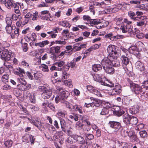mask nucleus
Segmentation results:
<instances>
[{"instance_id":"obj_25","label":"nucleus","mask_w":148,"mask_h":148,"mask_svg":"<svg viewBox=\"0 0 148 148\" xmlns=\"http://www.w3.org/2000/svg\"><path fill=\"white\" fill-rule=\"evenodd\" d=\"M139 107L137 105H135L131 106L130 108V111L132 114L136 113L138 111Z\"/></svg>"},{"instance_id":"obj_20","label":"nucleus","mask_w":148,"mask_h":148,"mask_svg":"<svg viewBox=\"0 0 148 148\" xmlns=\"http://www.w3.org/2000/svg\"><path fill=\"white\" fill-rule=\"evenodd\" d=\"M114 113L118 116H120L124 113V111L121 109L120 107L116 106L114 107Z\"/></svg>"},{"instance_id":"obj_32","label":"nucleus","mask_w":148,"mask_h":148,"mask_svg":"<svg viewBox=\"0 0 148 148\" xmlns=\"http://www.w3.org/2000/svg\"><path fill=\"white\" fill-rule=\"evenodd\" d=\"M17 81L18 82L23 85H25L27 84V82L23 78V75L20 76L19 77H18Z\"/></svg>"},{"instance_id":"obj_35","label":"nucleus","mask_w":148,"mask_h":148,"mask_svg":"<svg viewBox=\"0 0 148 148\" xmlns=\"http://www.w3.org/2000/svg\"><path fill=\"white\" fill-rule=\"evenodd\" d=\"M40 68L44 72H48L49 71L48 66L44 64H41Z\"/></svg>"},{"instance_id":"obj_58","label":"nucleus","mask_w":148,"mask_h":148,"mask_svg":"<svg viewBox=\"0 0 148 148\" xmlns=\"http://www.w3.org/2000/svg\"><path fill=\"white\" fill-rule=\"evenodd\" d=\"M144 125L142 123H140L137 125L135 128V129L137 130H140L144 128Z\"/></svg>"},{"instance_id":"obj_19","label":"nucleus","mask_w":148,"mask_h":148,"mask_svg":"<svg viewBox=\"0 0 148 148\" xmlns=\"http://www.w3.org/2000/svg\"><path fill=\"white\" fill-rule=\"evenodd\" d=\"M75 61L73 60L70 63H67L66 64H65L63 66V69L65 71H68L70 67L73 68L75 67L76 64Z\"/></svg>"},{"instance_id":"obj_6","label":"nucleus","mask_w":148,"mask_h":148,"mask_svg":"<svg viewBox=\"0 0 148 148\" xmlns=\"http://www.w3.org/2000/svg\"><path fill=\"white\" fill-rule=\"evenodd\" d=\"M56 88L57 90L56 93H58L60 97V102H64V100H65L68 97V95L69 94L68 92L60 86H56Z\"/></svg>"},{"instance_id":"obj_50","label":"nucleus","mask_w":148,"mask_h":148,"mask_svg":"<svg viewBox=\"0 0 148 148\" xmlns=\"http://www.w3.org/2000/svg\"><path fill=\"white\" fill-rule=\"evenodd\" d=\"M91 26H93L95 24H98L99 23V21L96 19H91L88 22Z\"/></svg>"},{"instance_id":"obj_14","label":"nucleus","mask_w":148,"mask_h":148,"mask_svg":"<svg viewBox=\"0 0 148 148\" xmlns=\"http://www.w3.org/2000/svg\"><path fill=\"white\" fill-rule=\"evenodd\" d=\"M109 125L112 128L116 130L115 131L117 132L121 127V125L119 122L115 121H110L109 123Z\"/></svg>"},{"instance_id":"obj_57","label":"nucleus","mask_w":148,"mask_h":148,"mask_svg":"<svg viewBox=\"0 0 148 148\" xmlns=\"http://www.w3.org/2000/svg\"><path fill=\"white\" fill-rule=\"evenodd\" d=\"M69 118L72 119H74L75 121H77L78 120V117L77 115L75 114H73L69 116Z\"/></svg>"},{"instance_id":"obj_9","label":"nucleus","mask_w":148,"mask_h":148,"mask_svg":"<svg viewBox=\"0 0 148 148\" xmlns=\"http://www.w3.org/2000/svg\"><path fill=\"white\" fill-rule=\"evenodd\" d=\"M130 87L132 90L136 94H140L141 97L142 98L143 96V95L144 94V91H143L142 87L138 84L134 83H130Z\"/></svg>"},{"instance_id":"obj_54","label":"nucleus","mask_w":148,"mask_h":148,"mask_svg":"<svg viewBox=\"0 0 148 148\" xmlns=\"http://www.w3.org/2000/svg\"><path fill=\"white\" fill-rule=\"evenodd\" d=\"M140 136L142 138H145L147 136V133L145 131H142L139 132Z\"/></svg>"},{"instance_id":"obj_53","label":"nucleus","mask_w":148,"mask_h":148,"mask_svg":"<svg viewBox=\"0 0 148 148\" xmlns=\"http://www.w3.org/2000/svg\"><path fill=\"white\" fill-rule=\"evenodd\" d=\"M13 142L12 140H7L5 142V146L7 147H10L12 146Z\"/></svg>"},{"instance_id":"obj_23","label":"nucleus","mask_w":148,"mask_h":148,"mask_svg":"<svg viewBox=\"0 0 148 148\" xmlns=\"http://www.w3.org/2000/svg\"><path fill=\"white\" fill-rule=\"evenodd\" d=\"M14 72L15 74L19 76H21L23 74H25V72L24 69L18 67L14 69Z\"/></svg>"},{"instance_id":"obj_38","label":"nucleus","mask_w":148,"mask_h":148,"mask_svg":"<svg viewBox=\"0 0 148 148\" xmlns=\"http://www.w3.org/2000/svg\"><path fill=\"white\" fill-rule=\"evenodd\" d=\"M136 47L138 49V51H139L144 48V45L142 42L139 41L137 42Z\"/></svg>"},{"instance_id":"obj_55","label":"nucleus","mask_w":148,"mask_h":148,"mask_svg":"<svg viewBox=\"0 0 148 148\" xmlns=\"http://www.w3.org/2000/svg\"><path fill=\"white\" fill-rule=\"evenodd\" d=\"M65 85L70 87H73L72 82L71 79H69L64 82Z\"/></svg>"},{"instance_id":"obj_12","label":"nucleus","mask_w":148,"mask_h":148,"mask_svg":"<svg viewBox=\"0 0 148 148\" xmlns=\"http://www.w3.org/2000/svg\"><path fill=\"white\" fill-rule=\"evenodd\" d=\"M87 89L90 92L99 97H102V95L99 91H98L95 88L89 85L86 86Z\"/></svg>"},{"instance_id":"obj_27","label":"nucleus","mask_w":148,"mask_h":148,"mask_svg":"<svg viewBox=\"0 0 148 148\" xmlns=\"http://www.w3.org/2000/svg\"><path fill=\"white\" fill-rule=\"evenodd\" d=\"M16 5V3L13 0H8L6 3V6L8 8L10 9L11 7H14Z\"/></svg>"},{"instance_id":"obj_45","label":"nucleus","mask_w":148,"mask_h":148,"mask_svg":"<svg viewBox=\"0 0 148 148\" xmlns=\"http://www.w3.org/2000/svg\"><path fill=\"white\" fill-rule=\"evenodd\" d=\"M144 19H143V20L142 19H140L141 20V21H138L136 23V25L138 27H142L144 25H145L146 24V23L145 21H144Z\"/></svg>"},{"instance_id":"obj_49","label":"nucleus","mask_w":148,"mask_h":148,"mask_svg":"<svg viewBox=\"0 0 148 148\" xmlns=\"http://www.w3.org/2000/svg\"><path fill=\"white\" fill-rule=\"evenodd\" d=\"M100 45L98 44H95L92 46L88 49V51H92L97 49L99 47Z\"/></svg>"},{"instance_id":"obj_59","label":"nucleus","mask_w":148,"mask_h":148,"mask_svg":"<svg viewBox=\"0 0 148 148\" xmlns=\"http://www.w3.org/2000/svg\"><path fill=\"white\" fill-rule=\"evenodd\" d=\"M34 77L37 80L39 79L40 78L42 77L43 75L41 73H34Z\"/></svg>"},{"instance_id":"obj_60","label":"nucleus","mask_w":148,"mask_h":148,"mask_svg":"<svg viewBox=\"0 0 148 148\" xmlns=\"http://www.w3.org/2000/svg\"><path fill=\"white\" fill-rule=\"evenodd\" d=\"M103 103L104 105V107L107 109L112 107L111 105L108 102L103 101Z\"/></svg>"},{"instance_id":"obj_62","label":"nucleus","mask_w":148,"mask_h":148,"mask_svg":"<svg viewBox=\"0 0 148 148\" xmlns=\"http://www.w3.org/2000/svg\"><path fill=\"white\" fill-rule=\"evenodd\" d=\"M19 8V6L17 4H16V5L14 7V10L16 14H19L20 13V12L18 9Z\"/></svg>"},{"instance_id":"obj_24","label":"nucleus","mask_w":148,"mask_h":148,"mask_svg":"<svg viewBox=\"0 0 148 148\" xmlns=\"http://www.w3.org/2000/svg\"><path fill=\"white\" fill-rule=\"evenodd\" d=\"M135 67L136 69H138L142 71H143L145 69L144 64L140 61H138L136 62Z\"/></svg>"},{"instance_id":"obj_41","label":"nucleus","mask_w":148,"mask_h":148,"mask_svg":"<svg viewBox=\"0 0 148 148\" xmlns=\"http://www.w3.org/2000/svg\"><path fill=\"white\" fill-rule=\"evenodd\" d=\"M138 49L136 46L130 47L129 49V52L131 53L135 54L136 52H138Z\"/></svg>"},{"instance_id":"obj_4","label":"nucleus","mask_w":148,"mask_h":148,"mask_svg":"<svg viewBox=\"0 0 148 148\" xmlns=\"http://www.w3.org/2000/svg\"><path fill=\"white\" fill-rule=\"evenodd\" d=\"M123 24L121 26L120 29L123 33H128L131 34L133 32L132 29L133 26L132 25V22L128 20L127 18H124L123 21Z\"/></svg>"},{"instance_id":"obj_8","label":"nucleus","mask_w":148,"mask_h":148,"mask_svg":"<svg viewBox=\"0 0 148 148\" xmlns=\"http://www.w3.org/2000/svg\"><path fill=\"white\" fill-rule=\"evenodd\" d=\"M14 56V53L10 50L5 49L3 50L1 59L5 61H8Z\"/></svg>"},{"instance_id":"obj_61","label":"nucleus","mask_w":148,"mask_h":148,"mask_svg":"<svg viewBox=\"0 0 148 148\" xmlns=\"http://www.w3.org/2000/svg\"><path fill=\"white\" fill-rule=\"evenodd\" d=\"M108 112V110L107 109L104 107L102 109L100 114L102 115H105Z\"/></svg>"},{"instance_id":"obj_37","label":"nucleus","mask_w":148,"mask_h":148,"mask_svg":"<svg viewBox=\"0 0 148 148\" xmlns=\"http://www.w3.org/2000/svg\"><path fill=\"white\" fill-rule=\"evenodd\" d=\"M138 122V119L136 117L131 116L129 125H136Z\"/></svg>"},{"instance_id":"obj_26","label":"nucleus","mask_w":148,"mask_h":148,"mask_svg":"<svg viewBox=\"0 0 148 148\" xmlns=\"http://www.w3.org/2000/svg\"><path fill=\"white\" fill-rule=\"evenodd\" d=\"M49 44V41L47 40H44L41 42L35 43L34 45L35 46H39L41 47H43Z\"/></svg>"},{"instance_id":"obj_11","label":"nucleus","mask_w":148,"mask_h":148,"mask_svg":"<svg viewBox=\"0 0 148 148\" xmlns=\"http://www.w3.org/2000/svg\"><path fill=\"white\" fill-rule=\"evenodd\" d=\"M128 15L130 18L131 19L133 20L134 21H139L140 19L143 20V19L146 18L145 16H136L134 17L136 14L134 12L132 11H129L128 12Z\"/></svg>"},{"instance_id":"obj_3","label":"nucleus","mask_w":148,"mask_h":148,"mask_svg":"<svg viewBox=\"0 0 148 148\" xmlns=\"http://www.w3.org/2000/svg\"><path fill=\"white\" fill-rule=\"evenodd\" d=\"M110 59L108 58H105L101 62L103 69L106 73L109 74H113L114 72V69L111 64Z\"/></svg>"},{"instance_id":"obj_46","label":"nucleus","mask_w":148,"mask_h":148,"mask_svg":"<svg viewBox=\"0 0 148 148\" xmlns=\"http://www.w3.org/2000/svg\"><path fill=\"white\" fill-rule=\"evenodd\" d=\"M83 126V124L79 121L76 123L75 125V128L78 130H80L82 129Z\"/></svg>"},{"instance_id":"obj_30","label":"nucleus","mask_w":148,"mask_h":148,"mask_svg":"<svg viewBox=\"0 0 148 148\" xmlns=\"http://www.w3.org/2000/svg\"><path fill=\"white\" fill-rule=\"evenodd\" d=\"M66 114V112L65 111L60 110L57 113V116L59 119H61L65 117V116Z\"/></svg>"},{"instance_id":"obj_16","label":"nucleus","mask_w":148,"mask_h":148,"mask_svg":"<svg viewBox=\"0 0 148 148\" xmlns=\"http://www.w3.org/2000/svg\"><path fill=\"white\" fill-rule=\"evenodd\" d=\"M73 136V139L75 140L74 143H78L80 144L85 141L84 138L81 136L75 134Z\"/></svg>"},{"instance_id":"obj_34","label":"nucleus","mask_w":148,"mask_h":148,"mask_svg":"<svg viewBox=\"0 0 148 148\" xmlns=\"http://www.w3.org/2000/svg\"><path fill=\"white\" fill-rule=\"evenodd\" d=\"M9 78V75L7 74H5L2 76L1 81L4 83L6 84L8 82Z\"/></svg>"},{"instance_id":"obj_64","label":"nucleus","mask_w":148,"mask_h":148,"mask_svg":"<svg viewBox=\"0 0 148 148\" xmlns=\"http://www.w3.org/2000/svg\"><path fill=\"white\" fill-rule=\"evenodd\" d=\"M80 144L81 145L80 146V148H88L87 143L86 141Z\"/></svg>"},{"instance_id":"obj_5","label":"nucleus","mask_w":148,"mask_h":148,"mask_svg":"<svg viewBox=\"0 0 148 148\" xmlns=\"http://www.w3.org/2000/svg\"><path fill=\"white\" fill-rule=\"evenodd\" d=\"M107 51L109 55L107 58L113 59H117L119 56L118 47L115 45H110L107 49Z\"/></svg>"},{"instance_id":"obj_1","label":"nucleus","mask_w":148,"mask_h":148,"mask_svg":"<svg viewBox=\"0 0 148 148\" xmlns=\"http://www.w3.org/2000/svg\"><path fill=\"white\" fill-rule=\"evenodd\" d=\"M104 71L101 72L99 74H94L92 75L94 80L96 82H100L102 85L110 87H114V84L111 81L107 80L108 83L102 81V79L106 77Z\"/></svg>"},{"instance_id":"obj_31","label":"nucleus","mask_w":148,"mask_h":148,"mask_svg":"<svg viewBox=\"0 0 148 148\" xmlns=\"http://www.w3.org/2000/svg\"><path fill=\"white\" fill-rule=\"evenodd\" d=\"M121 8H118L115 7L112 8L109 7L107 8V10L109 13H114L118 12Z\"/></svg>"},{"instance_id":"obj_2","label":"nucleus","mask_w":148,"mask_h":148,"mask_svg":"<svg viewBox=\"0 0 148 148\" xmlns=\"http://www.w3.org/2000/svg\"><path fill=\"white\" fill-rule=\"evenodd\" d=\"M38 90L41 92L42 97L44 99L49 98L52 94L51 89L47 84L39 86Z\"/></svg>"},{"instance_id":"obj_48","label":"nucleus","mask_w":148,"mask_h":148,"mask_svg":"<svg viewBox=\"0 0 148 148\" xmlns=\"http://www.w3.org/2000/svg\"><path fill=\"white\" fill-rule=\"evenodd\" d=\"M48 57V56L47 53L45 54L41 57L40 56H39L38 57V64L41 63V59L42 60H46L47 58Z\"/></svg>"},{"instance_id":"obj_17","label":"nucleus","mask_w":148,"mask_h":148,"mask_svg":"<svg viewBox=\"0 0 148 148\" xmlns=\"http://www.w3.org/2000/svg\"><path fill=\"white\" fill-rule=\"evenodd\" d=\"M61 71H62L61 79H59L58 82H61L62 80V81L64 82L65 81L67 80V79L69 78V75L66 72L67 71H65L63 69Z\"/></svg>"},{"instance_id":"obj_22","label":"nucleus","mask_w":148,"mask_h":148,"mask_svg":"<svg viewBox=\"0 0 148 148\" xmlns=\"http://www.w3.org/2000/svg\"><path fill=\"white\" fill-rule=\"evenodd\" d=\"M20 117L23 119H25L27 118L28 119V120L30 121V122L31 123L35 125L38 128H39L40 127V125L39 124V123H36L37 121H36V122L32 118L31 120L29 118H27V117L26 116H20Z\"/></svg>"},{"instance_id":"obj_7","label":"nucleus","mask_w":148,"mask_h":148,"mask_svg":"<svg viewBox=\"0 0 148 148\" xmlns=\"http://www.w3.org/2000/svg\"><path fill=\"white\" fill-rule=\"evenodd\" d=\"M121 134L123 136H128L129 137H132L133 135V130L132 126L129 125L126 127L122 128Z\"/></svg>"},{"instance_id":"obj_40","label":"nucleus","mask_w":148,"mask_h":148,"mask_svg":"<svg viewBox=\"0 0 148 148\" xmlns=\"http://www.w3.org/2000/svg\"><path fill=\"white\" fill-rule=\"evenodd\" d=\"M60 47L59 46L53 47L50 48L51 51L52 52L58 53L60 52Z\"/></svg>"},{"instance_id":"obj_63","label":"nucleus","mask_w":148,"mask_h":148,"mask_svg":"<svg viewBox=\"0 0 148 148\" xmlns=\"http://www.w3.org/2000/svg\"><path fill=\"white\" fill-rule=\"evenodd\" d=\"M55 43L56 44L65 45L66 42V41H61L59 39L56 40Z\"/></svg>"},{"instance_id":"obj_43","label":"nucleus","mask_w":148,"mask_h":148,"mask_svg":"<svg viewBox=\"0 0 148 148\" xmlns=\"http://www.w3.org/2000/svg\"><path fill=\"white\" fill-rule=\"evenodd\" d=\"M64 64V62L62 60H61L59 61L58 62H56L54 64L57 66L58 68H61L62 67V68L63 66L65 65Z\"/></svg>"},{"instance_id":"obj_33","label":"nucleus","mask_w":148,"mask_h":148,"mask_svg":"<svg viewBox=\"0 0 148 148\" xmlns=\"http://www.w3.org/2000/svg\"><path fill=\"white\" fill-rule=\"evenodd\" d=\"M73 108L75 110L78 111L79 113L83 114V110L82 107L81 106L76 104L74 106Z\"/></svg>"},{"instance_id":"obj_56","label":"nucleus","mask_w":148,"mask_h":148,"mask_svg":"<svg viewBox=\"0 0 148 148\" xmlns=\"http://www.w3.org/2000/svg\"><path fill=\"white\" fill-rule=\"evenodd\" d=\"M29 100L32 103H34L35 102L34 95L33 93H31L29 96Z\"/></svg>"},{"instance_id":"obj_15","label":"nucleus","mask_w":148,"mask_h":148,"mask_svg":"<svg viewBox=\"0 0 148 148\" xmlns=\"http://www.w3.org/2000/svg\"><path fill=\"white\" fill-rule=\"evenodd\" d=\"M122 50L126 53V55H122L121 57V59L122 63L125 65H127L129 62L128 58L127 57V53L128 52V51L125 49H123Z\"/></svg>"},{"instance_id":"obj_18","label":"nucleus","mask_w":148,"mask_h":148,"mask_svg":"<svg viewBox=\"0 0 148 148\" xmlns=\"http://www.w3.org/2000/svg\"><path fill=\"white\" fill-rule=\"evenodd\" d=\"M86 99H89L91 101H93L92 103L93 106H94V107L95 106L98 107L101 104V101L99 99L94 98L92 97H88Z\"/></svg>"},{"instance_id":"obj_13","label":"nucleus","mask_w":148,"mask_h":148,"mask_svg":"<svg viewBox=\"0 0 148 148\" xmlns=\"http://www.w3.org/2000/svg\"><path fill=\"white\" fill-rule=\"evenodd\" d=\"M22 140L23 142L29 143L30 141L31 143L32 144L34 143L35 140L34 136L30 134H26L22 137Z\"/></svg>"},{"instance_id":"obj_52","label":"nucleus","mask_w":148,"mask_h":148,"mask_svg":"<svg viewBox=\"0 0 148 148\" xmlns=\"http://www.w3.org/2000/svg\"><path fill=\"white\" fill-rule=\"evenodd\" d=\"M5 20L7 25H11L12 20L11 17H7Z\"/></svg>"},{"instance_id":"obj_42","label":"nucleus","mask_w":148,"mask_h":148,"mask_svg":"<svg viewBox=\"0 0 148 148\" xmlns=\"http://www.w3.org/2000/svg\"><path fill=\"white\" fill-rule=\"evenodd\" d=\"M42 18L44 20L50 21H53L52 17L51 16L50 14L45 15L42 17Z\"/></svg>"},{"instance_id":"obj_39","label":"nucleus","mask_w":148,"mask_h":148,"mask_svg":"<svg viewBox=\"0 0 148 148\" xmlns=\"http://www.w3.org/2000/svg\"><path fill=\"white\" fill-rule=\"evenodd\" d=\"M61 102V103H64L66 107L68 108L70 110H72L74 106H73V105L65 101V100H64V102Z\"/></svg>"},{"instance_id":"obj_44","label":"nucleus","mask_w":148,"mask_h":148,"mask_svg":"<svg viewBox=\"0 0 148 148\" xmlns=\"http://www.w3.org/2000/svg\"><path fill=\"white\" fill-rule=\"evenodd\" d=\"M55 65L53 64V65L50 68V69L51 71H61L63 69V67L62 68H58L55 66Z\"/></svg>"},{"instance_id":"obj_51","label":"nucleus","mask_w":148,"mask_h":148,"mask_svg":"<svg viewBox=\"0 0 148 148\" xmlns=\"http://www.w3.org/2000/svg\"><path fill=\"white\" fill-rule=\"evenodd\" d=\"M60 120L61 128L62 130H63V129L65 127L66 123L65 120L62 119H60Z\"/></svg>"},{"instance_id":"obj_28","label":"nucleus","mask_w":148,"mask_h":148,"mask_svg":"<svg viewBox=\"0 0 148 148\" xmlns=\"http://www.w3.org/2000/svg\"><path fill=\"white\" fill-rule=\"evenodd\" d=\"M58 25L66 27L69 28L71 26V25L70 23L67 21L66 20L59 21L58 23Z\"/></svg>"},{"instance_id":"obj_47","label":"nucleus","mask_w":148,"mask_h":148,"mask_svg":"<svg viewBox=\"0 0 148 148\" xmlns=\"http://www.w3.org/2000/svg\"><path fill=\"white\" fill-rule=\"evenodd\" d=\"M5 28L6 32L8 34H11L13 29L11 25H6Z\"/></svg>"},{"instance_id":"obj_21","label":"nucleus","mask_w":148,"mask_h":148,"mask_svg":"<svg viewBox=\"0 0 148 148\" xmlns=\"http://www.w3.org/2000/svg\"><path fill=\"white\" fill-rule=\"evenodd\" d=\"M131 116L127 113L124 114L123 116V122L126 125L129 124Z\"/></svg>"},{"instance_id":"obj_29","label":"nucleus","mask_w":148,"mask_h":148,"mask_svg":"<svg viewBox=\"0 0 148 148\" xmlns=\"http://www.w3.org/2000/svg\"><path fill=\"white\" fill-rule=\"evenodd\" d=\"M102 69L101 66L100 64H95L92 66V69L94 72H97Z\"/></svg>"},{"instance_id":"obj_36","label":"nucleus","mask_w":148,"mask_h":148,"mask_svg":"<svg viewBox=\"0 0 148 148\" xmlns=\"http://www.w3.org/2000/svg\"><path fill=\"white\" fill-rule=\"evenodd\" d=\"M116 59H114V60H111V65H112L113 66L115 67H119L120 65V62L119 61L116 60Z\"/></svg>"},{"instance_id":"obj_10","label":"nucleus","mask_w":148,"mask_h":148,"mask_svg":"<svg viewBox=\"0 0 148 148\" xmlns=\"http://www.w3.org/2000/svg\"><path fill=\"white\" fill-rule=\"evenodd\" d=\"M122 91L121 85L118 83H116L114 88L109 92V95H119L121 93Z\"/></svg>"}]
</instances>
